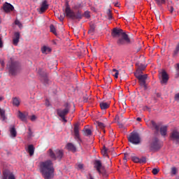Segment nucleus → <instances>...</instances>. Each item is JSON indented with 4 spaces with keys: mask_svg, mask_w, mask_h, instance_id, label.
<instances>
[{
    "mask_svg": "<svg viewBox=\"0 0 179 179\" xmlns=\"http://www.w3.org/2000/svg\"><path fill=\"white\" fill-rule=\"evenodd\" d=\"M40 171L45 179L54 178V165L52 160L41 162Z\"/></svg>",
    "mask_w": 179,
    "mask_h": 179,
    "instance_id": "obj_1",
    "label": "nucleus"
},
{
    "mask_svg": "<svg viewBox=\"0 0 179 179\" xmlns=\"http://www.w3.org/2000/svg\"><path fill=\"white\" fill-rule=\"evenodd\" d=\"M65 5V14L69 19H71L72 20H81V19L83 17L82 12L78 11L76 13L73 10L71 9V6H69V3L68 1L66 2Z\"/></svg>",
    "mask_w": 179,
    "mask_h": 179,
    "instance_id": "obj_2",
    "label": "nucleus"
},
{
    "mask_svg": "<svg viewBox=\"0 0 179 179\" xmlns=\"http://www.w3.org/2000/svg\"><path fill=\"white\" fill-rule=\"evenodd\" d=\"M7 67L8 69L9 73L13 76L17 75L20 71V66L17 62H11L7 65Z\"/></svg>",
    "mask_w": 179,
    "mask_h": 179,
    "instance_id": "obj_3",
    "label": "nucleus"
},
{
    "mask_svg": "<svg viewBox=\"0 0 179 179\" xmlns=\"http://www.w3.org/2000/svg\"><path fill=\"white\" fill-rule=\"evenodd\" d=\"M48 153L53 160H62V157H64V150H56L52 151V149H49Z\"/></svg>",
    "mask_w": 179,
    "mask_h": 179,
    "instance_id": "obj_4",
    "label": "nucleus"
},
{
    "mask_svg": "<svg viewBox=\"0 0 179 179\" xmlns=\"http://www.w3.org/2000/svg\"><path fill=\"white\" fill-rule=\"evenodd\" d=\"M134 76L138 79V83L141 87L144 88V90L148 89V85H146V80H148V74H139V73L136 72Z\"/></svg>",
    "mask_w": 179,
    "mask_h": 179,
    "instance_id": "obj_5",
    "label": "nucleus"
},
{
    "mask_svg": "<svg viewBox=\"0 0 179 179\" xmlns=\"http://www.w3.org/2000/svg\"><path fill=\"white\" fill-rule=\"evenodd\" d=\"M162 148V144L157 137H153L150 141V150H159Z\"/></svg>",
    "mask_w": 179,
    "mask_h": 179,
    "instance_id": "obj_6",
    "label": "nucleus"
},
{
    "mask_svg": "<svg viewBox=\"0 0 179 179\" xmlns=\"http://www.w3.org/2000/svg\"><path fill=\"white\" fill-rule=\"evenodd\" d=\"M128 141L131 143H133V145H139V143H141V136H139V134L132 132L129 136Z\"/></svg>",
    "mask_w": 179,
    "mask_h": 179,
    "instance_id": "obj_7",
    "label": "nucleus"
},
{
    "mask_svg": "<svg viewBox=\"0 0 179 179\" xmlns=\"http://www.w3.org/2000/svg\"><path fill=\"white\" fill-rule=\"evenodd\" d=\"M117 44L118 45H127V44H131V39L129 36H128V34L126 33L123 34V36L117 39Z\"/></svg>",
    "mask_w": 179,
    "mask_h": 179,
    "instance_id": "obj_8",
    "label": "nucleus"
},
{
    "mask_svg": "<svg viewBox=\"0 0 179 179\" xmlns=\"http://www.w3.org/2000/svg\"><path fill=\"white\" fill-rule=\"evenodd\" d=\"M65 107L66 108L64 110L57 109V115H59L60 118H64V117H65V115H67L68 113H69V110L71 109V107H69V104L66 103Z\"/></svg>",
    "mask_w": 179,
    "mask_h": 179,
    "instance_id": "obj_9",
    "label": "nucleus"
},
{
    "mask_svg": "<svg viewBox=\"0 0 179 179\" xmlns=\"http://www.w3.org/2000/svg\"><path fill=\"white\" fill-rule=\"evenodd\" d=\"M125 34V32H124V30L122 29H118V28H114L111 32V36L113 37V38H120L122 36Z\"/></svg>",
    "mask_w": 179,
    "mask_h": 179,
    "instance_id": "obj_10",
    "label": "nucleus"
},
{
    "mask_svg": "<svg viewBox=\"0 0 179 179\" xmlns=\"http://www.w3.org/2000/svg\"><path fill=\"white\" fill-rule=\"evenodd\" d=\"M3 179H16L13 172L10 171L9 169H5L3 171Z\"/></svg>",
    "mask_w": 179,
    "mask_h": 179,
    "instance_id": "obj_11",
    "label": "nucleus"
},
{
    "mask_svg": "<svg viewBox=\"0 0 179 179\" xmlns=\"http://www.w3.org/2000/svg\"><path fill=\"white\" fill-rule=\"evenodd\" d=\"M15 9V7L12 4L8 2H5L3 5V10L6 13H9L12 11H13Z\"/></svg>",
    "mask_w": 179,
    "mask_h": 179,
    "instance_id": "obj_12",
    "label": "nucleus"
},
{
    "mask_svg": "<svg viewBox=\"0 0 179 179\" xmlns=\"http://www.w3.org/2000/svg\"><path fill=\"white\" fill-rule=\"evenodd\" d=\"M80 129V127L79 124H76L74 125V136L75 139L78 141V142H82V139H80V136L79 134V130Z\"/></svg>",
    "mask_w": 179,
    "mask_h": 179,
    "instance_id": "obj_13",
    "label": "nucleus"
},
{
    "mask_svg": "<svg viewBox=\"0 0 179 179\" xmlns=\"http://www.w3.org/2000/svg\"><path fill=\"white\" fill-rule=\"evenodd\" d=\"M171 141H173V142H176V143L179 144V131L173 130L171 133Z\"/></svg>",
    "mask_w": 179,
    "mask_h": 179,
    "instance_id": "obj_14",
    "label": "nucleus"
},
{
    "mask_svg": "<svg viewBox=\"0 0 179 179\" xmlns=\"http://www.w3.org/2000/svg\"><path fill=\"white\" fill-rule=\"evenodd\" d=\"M150 127L152 129H154L155 131V134H159V131H160V124L156 123V122L151 120L150 121Z\"/></svg>",
    "mask_w": 179,
    "mask_h": 179,
    "instance_id": "obj_15",
    "label": "nucleus"
},
{
    "mask_svg": "<svg viewBox=\"0 0 179 179\" xmlns=\"http://www.w3.org/2000/svg\"><path fill=\"white\" fill-rule=\"evenodd\" d=\"M20 40V33L15 32L14 37L13 38V44L14 45H17V44H19Z\"/></svg>",
    "mask_w": 179,
    "mask_h": 179,
    "instance_id": "obj_16",
    "label": "nucleus"
},
{
    "mask_svg": "<svg viewBox=\"0 0 179 179\" xmlns=\"http://www.w3.org/2000/svg\"><path fill=\"white\" fill-rule=\"evenodd\" d=\"M27 113H22L21 111H18L17 117L21 121H23L24 122H26L27 121Z\"/></svg>",
    "mask_w": 179,
    "mask_h": 179,
    "instance_id": "obj_17",
    "label": "nucleus"
},
{
    "mask_svg": "<svg viewBox=\"0 0 179 179\" xmlns=\"http://www.w3.org/2000/svg\"><path fill=\"white\" fill-rule=\"evenodd\" d=\"M9 131L11 138H16L17 135V131H16V128L15 127V125H10Z\"/></svg>",
    "mask_w": 179,
    "mask_h": 179,
    "instance_id": "obj_18",
    "label": "nucleus"
},
{
    "mask_svg": "<svg viewBox=\"0 0 179 179\" xmlns=\"http://www.w3.org/2000/svg\"><path fill=\"white\" fill-rule=\"evenodd\" d=\"M94 167L96 169V171H98V173H101L102 164H101V162L100 160L95 161Z\"/></svg>",
    "mask_w": 179,
    "mask_h": 179,
    "instance_id": "obj_19",
    "label": "nucleus"
},
{
    "mask_svg": "<svg viewBox=\"0 0 179 179\" xmlns=\"http://www.w3.org/2000/svg\"><path fill=\"white\" fill-rule=\"evenodd\" d=\"M162 80H161V83H166V82H168L169 80V75L167 74V73H166V71H162Z\"/></svg>",
    "mask_w": 179,
    "mask_h": 179,
    "instance_id": "obj_20",
    "label": "nucleus"
},
{
    "mask_svg": "<svg viewBox=\"0 0 179 179\" xmlns=\"http://www.w3.org/2000/svg\"><path fill=\"white\" fill-rule=\"evenodd\" d=\"M83 134L84 136H92V130L87 127H84L83 129Z\"/></svg>",
    "mask_w": 179,
    "mask_h": 179,
    "instance_id": "obj_21",
    "label": "nucleus"
},
{
    "mask_svg": "<svg viewBox=\"0 0 179 179\" xmlns=\"http://www.w3.org/2000/svg\"><path fill=\"white\" fill-rule=\"evenodd\" d=\"M48 9V4L47 3V1H43L41 6V13H44Z\"/></svg>",
    "mask_w": 179,
    "mask_h": 179,
    "instance_id": "obj_22",
    "label": "nucleus"
},
{
    "mask_svg": "<svg viewBox=\"0 0 179 179\" xmlns=\"http://www.w3.org/2000/svg\"><path fill=\"white\" fill-rule=\"evenodd\" d=\"M159 132L162 136H166L167 135V126L159 127Z\"/></svg>",
    "mask_w": 179,
    "mask_h": 179,
    "instance_id": "obj_23",
    "label": "nucleus"
},
{
    "mask_svg": "<svg viewBox=\"0 0 179 179\" xmlns=\"http://www.w3.org/2000/svg\"><path fill=\"white\" fill-rule=\"evenodd\" d=\"M66 148L67 150H70V152H76V147H75L74 145L72 144V143H67Z\"/></svg>",
    "mask_w": 179,
    "mask_h": 179,
    "instance_id": "obj_24",
    "label": "nucleus"
},
{
    "mask_svg": "<svg viewBox=\"0 0 179 179\" xmlns=\"http://www.w3.org/2000/svg\"><path fill=\"white\" fill-rule=\"evenodd\" d=\"M5 110L0 108V118L2 121H6V120H8V117H6V115H5Z\"/></svg>",
    "mask_w": 179,
    "mask_h": 179,
    "instance_id": "obj_25",
    "label": "nucleus"
},
{
    "mask_svg": "<svg viewBox=\"0 0 179 179\" xmlns=\"http://www.w3.org/2000/svg\"><path fill=\"white\" fill-rule=\"evenodd\" d=\"M110 107V104L107 102H101L100 103V108L101 110H107Z\"/></svg>",
    "mask_w": 179,
    "mask_h": 179,
    "instance_id": "obj_26",
    "label": "nucleus"
},
{
    "mask_svg": "<svg viewBox=\"0 0 179 179\" xmlns=\"http://www.w3.org/2000/svg\"><path fill=\"white\" fill-rule=\"evenodd\" d=\"M41 51L43 54H49V52H51V48L47 46H43L41 48Z\"/></svg>",
    "mask_w": 179,
    "mask_h": 179,
    "instance_id": "obj_27",
    "label": "nucleus"
},
{
    "mask_svg": "<svg viewBox=\"0 0 179 179\" xmlns=\"http://www.w3.org/2000/svg\"><path fill=\"white\" fill-rule=\"evenodd\" d=\"M28 153L31 156H33V155H34V146L33 145H29L28 146Z\"/></svg>",
    "mask_w": 179,
    "mask_h": 179,
    "instance_id": "obj_28",
    "label": "nucleus"
},
{
    "mask_svg": "<svg viewBox=\"0 0 179 179\" xmlns=\"http://www.w3.org/2000/svg\"><path fill=\"white\" fill-rule=\"evenodd\" d=\"M13 104L16 107H19L20 106V101L17 98H13Z\"/></svg>",
    "mask_w": 179,
    "mask_h": 179,
    "instance_id": "obj_29",
    "label": "nucleus"
},
{
    "mask_svg": "<svg viewBox=\"0 0 179 179\" xmlns=\"http://www.w3.org/2000/svg\"><path fill=\"white\" fill-rule=\"evenodd\" d=\"M145 69H146V66L143 64H140L138 67L136 72L137 73H140L141 72H142V71H145Z\"/></svg>",
    "mask_w": 179,
    "mask_h": 179,
    "instance_id": "obj_30",
    "label": "nucleus"
},
{
    "mask_svg": "<svg viewBox=\"0 0 179 179\" xmlns=\"http://www.w3.org/2000/svg\"><path fill=\"white\" fill-rule=\"evenodd\" d=\"M112 75L115 78V79H118V75H120V73L118 72V70L113 69L112 70Z\"/></svg>",
    "mask_w": 179,
    "mask_h": 179,
    "instance_id": "obj_31",
    "label": "nucleus"
},
{
    "mask_svg": "<svg viewBox=\"0 0 179 179\" xmlns=\"http://www.w3.org/2000/svg\"><path fill=\"white\" fill-rule=\"evenodd\" d=\"M51 33H53L55 36H57V29H55V26L54 24H50V26Z\"/></svg>",
    "mask_w": 179,
    "mask_h": 179,
    "instance_id": "obj_32",
    "label": "nucleus"
},
{
    "mask_svg": "<svg viewBox=\"0 0 179 179\" xmlns=\"http://www.w3.org/2000/svg\"><path fill=\"white\" fill-rule=\"evenodd\" d=\"M158 6H162V5L166 3V0H155Z\"/></svg>",
    "mask_w": 179,
    "mask_h": 179,
    "instance_id": "obj_33",
    "label": "nucleus"
},
{
    "mask_svg": "<svg viewBox=\"0 0 179 179\" xmlns=\"http://www.w3.org/2000/svg\"><path fill=\"white\" fill-rule=\"evenodd\" d=\"M131 159L134 163H139L140 158L136 156H131Z\"/></svg>",
    "mask_w": 179,
    "mask_h": 179,
    "instance_id": "obj_34",
    "label": "nucleus"
},
{
    "mask_svg": "<svg viewBox=\"0 0 179 179\" xmlns=\"http://www.w3.org/2000/svg\"><path fill=\"white\" fill-rule=\"evenodd\" d=\"M41 80H42V82H43V83L45 85H48V82H49L48 77L43 76V77L41 78Z\"/></svg>",
    "mask_w": 179,
    "mask_h": 179,
    "instance_id": "obj_35",
    "label": "nucleus"
},
{
    "mask_svg": "<svg viewBox=\"0 0 179 179\" xmlns=\"http://www.w3.org/2000/svg\"><path fill=\"white\" fill-rule=\"evenodd\" d=\"M107 148H106V146H103V150L101 151V153L103 155V156H106L107 157H108V154L107 153Z\"/></svg>",
    "mask_w": 179,
    "mask_h": 179,
    "instance_id": "obj_36",
    "label": "nucleus"
},
{
    "mask_svg": "<svg viewBox=\"0 0 179 179\" xmlns=\"http://www.w3.org/2000/svg\"><path fill=\"white\" fill-rule=\"evenodd\" d=\"M107 16H108L109 20H111V19H113V14L111 13V10L108 9V10H107Z\"/></svg>",
    "mask_w": 179,
    "mask_h": 179,
    "instance_id": "obj_37",
    "label": "nucleus"
},
{
    "mask_svg": "<svg viewBox=\"0 0 179 179\" xmlns=\"http://www.w3.org/2000/svg\"><path fill=\"white\" fill-rule=\"evenodd\" d=\"M65 16H66V14L65 13L59 16V20H60V22H64Z\"/></svg>",
    "mask_w": 179,
    "mask_h": 179,
    "instance_id": "obj_38",
    "label": "nucleus"
},
{
    "mask_svg": "<svg viewBox=\"0 0 179 179\" xmlns=\"http://www.w3.org/2000/svg\"><path fill=\"white\" fill-rule=\"evenodd\" d=\"M82 7H83L82 3H78L74 6L73 9L78 10V9H80V8Z\"/></svg>",
    "mask_w": 179,
    "mask_h": 179,
    "instance_id": "obj_39",
    "label": "nucleus"
},
{
    "mask_svg": "<svg viewBox=\"0 0 179 179\" xmlns=\"http://www.w3.org/2000/svg\"><path fill=\"white\" fill-rule=\"evenodd\" d=\"M160 171V170L159 169H153L152 171V174H154V176H156V174H157Z\"/></svg>",
    "mask_w": 179,
    "mask_h": 179,
    "instance_id": "obj_40",
    "label": "nucleus"
},
{
    "mask_svg": "<svg viewBox=\"0 0 179 179\" xmlns=\"http://www.w3.org/2000/svg\"><path fill=\"white\" fill-rule=\"evenodd\" d=\"M139 163L141 164H142V163H143V164L146 163V157H143L140 158Z\"/></svg>",
    "mask_w": 179,
    "mask_h": 179,
    "instance_id": "obj_41",
    "label": "nucleus"
},
{
    "mask_svg": "<svg viewBox=\"0 0 179 179\" xmlns=\"http://www.w3.org/2000/svg\"><path fill=\"white\" fill-rule=\"evenodd\" d=\"M84 16L85 17H86L87 19H89L90 17V12L89 11H85L84 13Z\"/></svg>",
    "mask_w": 179,
    "mask_h": 179,
    "instance_id": "obj_42",
    "label": "nucleus"
},
{
    "mask_svg": "<svg viewBox=\"0 0 179 179\" xmlns=\"http://www.w3.org/2000/svg\"><path fill=\"white\" fill-rule=\"evenodd\" d=\"M97 125L99 128H101V129H104V127H106L103 122H98Z\"/></svg>",
    "mask_w": 179,
    "mask_h": 179,
    "instance_id": "obj_43",
    "label": "nucleus"
},
{
    "mask_svg": "<svg viewBox=\"0 0 179 179\" xmlns=\"http://www.w3.org/2000/svg\"><path fill=\"white\" fill-rule=\"evenodd\" d=\"M171 173H172V174H174V175L177 174V168L173 167V168L171 169Z\"/></svg>",
    "mask_w": 179,
    "mask_h": 179,
    "instance_id": "obj_44",
    "label": "nucleus"
},
{
    "mask_svg": "<svg viewBox=\"0 0 179 179\" xmlns=\"http://www.w3.org/2000/svg\"><path fill=\"white\" fill-rule=\"evenodd\" d=\"M45 104L46 107H50V106H51V103H50V101H48V99L45 100Z\"/></svg>",
    "mask_w": 179,
    "mask_h": 179,
    "instance_id": "obj_45",
    "label": "nucleus"
},
{
    "mask_svg": "<svg viewBox=\"0 0 179 179\" xmlns=\"http://www.w3.org/2000/svg\"><path fill=\"white\" fill-rule=\"evenodd\" d=\"M88 33L90 34L92 33H94V27H91L90 29L88 31Z\"/></svg>",
    "mask_w": 179,
    "mask_h": 179,
    "instance_id": "obj_46",
    "label": "nucleus"
},
{
    "mask_svg": "<svg viewBox=\"0 0 179 179\" xmlns=\"http://www.w3.org/2000/svg\"><path fill=\"white\" fill-rule=\"evenodd\" d=\"M28 135L29 136H31L33 135V131H31V128H29L28 129Z\"/></svg>",
    "mask_w": 179,
    "mask_h": 179,
    "instance_id": "obj_47",
    "label": "nucleus"
},
{
    "mask_svg": "<svg viewBox=\"0 0 179 179\" xmlns=\"http://www.w3.org/2000/svg\"><path fill=\"white\" fill-rule=\"evenodd\" d=\"M175 100H176V101L179 102V93H178L175 95Z\"/></svg>",
    "mask_w": 179,
    "mask_h": 179,
    "instance_id": "obj_48",
    "label": "nucleus"
},
{
    "mask_svg": "<svg viewBox=\"0 0 179 179\" xmlns=\"http://www.w3.org/2000/svg\"><path fill=\"white\" fill-rule=\"evenodd\" d=\"M36 118H37L36 117V115H33L31 117V121H36Z\"/></svg>",
    "mask_w": 179,
    "mask_h": 179,
    "instance_id": "obj_49",
    "label": "nucleus"
},
{
    "mask_svg": "<svg viewBox=\"0 0 179 179\" xmlns=\"http://www.w3.org/2000/svg\"><path fill=\"white\" fill-rule=\"evenodd\" d=\"M176 71L179 73V64H176Z\"/></svg>",
    "mask_w": 179,
    "mask_h": 179,
    "instance_id": "obj_50",
    "label": "nucleus"
},
{
    "mask_svg": "<svg viewBox=\"0 0 179 179\" xmlns=\"http://www.w3.org/2000/svg\"><path fill=\"white\" fill-rule=\"evenodd\" d=\"M143 110H144V111H148L149 110V107L144 106Z\"/></svg>",
    "mask_w": 179,
    "mask_h": 179,
    "instance_id": "obj_51",
    "label": "nucleus"
},
{
    "mask_svg": "<svg viewBox=\"0 0 179 179\" xmlns=\"http://www.w3.org/2000/svg\"><path fill=\"white\" fill-rule=\"evenodd\" d=\"M78 168L83 169V164H78Z\"/></svg>",
    "mask_w": 179,
    "mask_h": 179,
    "instance_id": "obj_52",
    "label": "nucleus"
},
{
    "mask_svg": "<svg viewBox=\"0 0 179 179\" xmlns=\"http://www.w3.org/2000/svg\"><path fill=\"white\" fill-rule=\"evenodd\" d=\"M173 10H174V8L171 7V9H170L171 13H173Z\"/></svg>",
    "mask_w": 179,
    "mask_h": 179,
    "instance_id": "obj_53",
    "label": "nucleus"
},
{
    "mask_svg": "<svg viewBox=\"0 0 179 179\" xmlns=\"http://www.w3.org/2000/svg\"><path fill=\"white\" fill-rule=\"evenodd\" d=\"M62 120H63V121H64V122H67L66 119H65V116H64V117H61Z\"/></svg>",
    "mask_w": 179,
    "mask_h": 179,
    "instance_id": "obj_54",
    "label": "nucleus"
},
{
    "mask_svg": "<svg viewBox=\"0 0 179 179\" xmlns=\"http://www.w3.org/2000/svg\"><path fill=\"white\" fill-rule=\"evenodd\" d=\"M136 121L141 122V121H142V118H141V117H137V118H136Z\"/></svg>",
    "mask_w": 179,
    "mask_h": 179,
    "instance_id": "obj_55",
    "label": "nucleus"
},
{
    "mask_svg": "<svg viewBox=\"0 0 179 179\" xmlns=\"http://www.w3.org/2000/svg\"><path fill=\"white\" fill-rule=\"evenodd\" d=\"M127 157H128V154L127 153L124 154V159H127Z\"/></svg>",
    "mask_w": 179,
    "mask_h": 179,
    "instance_id": "obj_56",
    "label": "nucleus"
},
{
    "mask_svg": "<svg viewBox=\"0 0 179 179\" xmlns=\"http://www.w3.org/2000/svg\"><path fill=\"white\" fill-rule=\"evenodd\" d=\"M2 100H3V97L0 96V101H2Z\"/></svg>",
    "mask_w": 179,
    "mask_h": 179,
    "instance_id": "obj_57",
    "label": "nucleus"
},
{
    "mask_svg": "<svg viewBox=\"0 0 179 179\" xmlns=\"http://www.w3.org/2000/svg\"><path fill=\"white\" fill-rule=\"evenodd\" d=\"M115 6H118V3H115Z\"/></svg>",
    "mask_w": 179,
    "mask_h": 179,
    "instance_id": "obj_58",
    "label": "nucleus"
},
{
    "mask_svg": "<svg viewBox=\"0 0 179 179\" xmlns=\"http://www.w3.org/2000/svg\"><path fill=\"white\" fill-rule=\"evenodd\" d=\"M116 120H119L120 117L118 116H116Z\"/></svg>",
    "mask_w": 179,
    "mask_h": 179,
    "instance_id": "obj_59",
    "label": "nucleus"
},
{
    "mask_svg": "<svg viewBox=\"0 0 179 179\" xmlns=\"http://www.w3.org/2000/svg\"><path fill=\"white\" fill-rule=\"evenodd\" d=\"M19 21H15V24H18Z\"/></svg>",
    "mask_w": 179,
    "mask_h": 179,
    "instance_id": "obj_60",
    "label": "nucleus"
},
{
    "mask_svg": "<svg viewBox=\"0 0 179 179\" xmlns=\"http://www.w3.org/2000/svg\"><path fill=\"white\" fill-rule=\"evenodd\" d=\"M157 97H160V94H157Z\"/></svg>",
    "mask_w": 179,
    "mask_h": 179,
    "instance_id": "obj_61",
    "label": "nucleus"
},
{
    "mask_svg": "<svg viewBox=\"0 0 179 179\" xmlns=\"http://www.w3.org/2000/svg\"><path fill=\"white\" fill-rule=\"evenodd\" d=\"M103 132H104V134L106 133V130L103 129Z\"/></svg>",
    "mask_w": 179,
    "mask_h": 179,
    "instance_id": "obj_62",
    "label": "nucleus"
},
{
    "mask_svg": "<svg viewBox=\"0 0 179 179\" xmlns=\"http://www.w3.org/2000/svg\"><path fill=\"white\" fill-rule=\"evenodd\" d=\"M33 1H36V0H33Z\"/></svg>",
    "mask_w": 179,
    "mask_h": 179,
    "instance_id": "obj_63",
    "label": "nucleus"
},
{
    "mask_svg": "<svg viewBox=\"0 0 179 179\" xmlns=\"http://www.w3.org/2000/svg\"><path fill=\"white\" fill-rule=\"evenodd\" d=\"M0 29H1V27H0Z\"/></svg>",
    "mask_w": 179,
    "mask_h": 179,
    "instance_id": "obj_64",
    "label": "nucleus"
}]
</instances>
